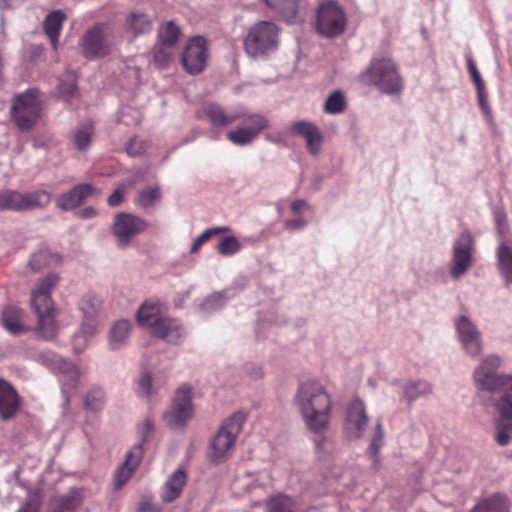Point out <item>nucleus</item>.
Listing matches in <instances>:
<instances>
[{
	"label": "nucleus",
	"mask_w": 512,
	"mask_h": 512,
	"mask_svg": "<svg viewBox=\"0 0 512 512\" xmlns=\"http://www.w3.org/2000/svg\"><path fill=\"white\" fill-rule=\"evenodd\" d=\"M294 405L305 427L314 434H323L330 425L332 398L318 380L302 381L294 396Z\"/></svg>",
	"instance_id": "f257e3e1"
},
{
	"label": "nucleus",
	"mask_w": 512,
	"mask_h": 512,
	"mask_svg": "<svg viewBox=\"0 0 512 512\" xmlns=\"http://www.w3.org/2000/svg\"><path fill=\"white\" fill-rule=\"evenodd\" d=\"M503 359L496 353L481 358L472 372V380L478 391L495 393L504 389L497 409L504 415H512V374L498 373Z\"/></svg>",
	"instance_id": "f03ea898"
},
{
	"label": "nucleus",
	"mask_w": 512,
	"mask_h": 512,
	"mask_svg": "<svg viewBox=\"0 0 512 512\" xmlns=\"http://www.w3.org/2000/svg\"><path fill=\"white\" fill-rule=\"evenodd\" d=\"M59 280L58 274L49 273L31 291V308L37 316L36 330L40 337L47 340L55 338L59 328L56 321L55 304L51 297Z\"/></svg>",
	"instance_id": "7ed1b4c3"
},
{
	"label": "nucleus",
	"mask_w": 512,
	"mask_h": 512,
	"mask_svg": "<svg viewBox=\"0 0 512 512\" xmlns=\"http://www.w3.org/2000/svg\"><path fill=\"white\" fill-rule=\"evenodd\" d=\"M360 81L387 95H398L404 83L396 63L388 57L374 58L360 74Z\"/></svg>",
	"instance_id": "20e7f679"
},
{
	"label": "nucleus",
	"mask_w": 512,
	"mask_h": 512,
	"mask_svg": "<svg viewBox=\"0 0 512 512\" xmlns=\"http://www.w3.org/2000/svg\"><path fill=\"white\" fill-rule=\"evenodd\" d=\"M247 419V414L237 411L226 418L210 441L208 457L214 463L227 460L233 452L238 435Z\"/></svg>",
	"instance_id": "39448f33"
},
{
	"label": "nucleus",
	"mask_w": 512,
	"mask_h": 512,
	"mask_svg": "<svg viewBox=\"0 0 512 512\" xmlns=\"http://www.w3.org/2000/svg\"><path fill=\"white\" fill-rule=\"evenodd\" d=\"M277 26L269 21H260L248 31L244 41L246 53L251 58H266L277 50Z\"/></svg>",
	"instance_id": "423d86ee"
},
{
	"label": "nucleus",
	"mask_w": 512,
	"mask_h": 512,
	"mask_svg": "<svg viewBox=\"0 0 512 512\" xmlns=\"http://www.w3.org/2000/svg\"><path fill=\"white\" fill-rule=\"evenodd\" d=\"M43 101L39 92L28 89L15 96L11 108L12 120L21 131L31 130L39 121Z\"/></svg>",
	"instance_id": "0eeeda50"
},
{
	"label": "nucleus",
	"mask_w": 512,
	"mask_h": 512,
	"mask_svg": "<svg viewBox=\"0 0 512 512\" xmlns=\"http://www.w3.org/2000/svg\"><path fill=\"white\" fill-rule=\"evenodd\" d=\"M454 326L462 352L470 359L480 358L484 353L485 342L478 326L465 315L455 319Z\"/></svg>",
	"instance_id": "6e6552de"
},
{
	"label": "nucleus",
	"mask_w": 512,
	"mask_h": 512,
	"mask_svg": "<svg viewBox=\"0 0 512 512\" xmlns=\"http://www.w3.org/2000/svg\"><path fill=\"white\" fill-rule=\"evenodd\" d=\"M347 26V16L337 3L327 1L322 3L316 15V31L327 38L341 35Z\"/></svg>",
	"instance_id": "1a4fd4ad"
},
{
	"label": "nucleus",
	"mask_w": 512,
	"mask_h": 512,
	"mask_svg": "<svg viewBox=\"0 0 512 512\" xmlns=\"http://www.w3.org/2000/svg\"><path fill=\"white\" fill-rule=\"evenodd\" d=\"M51 200L46 191L21 193L16 190L4 189L0 191V211H22L37 207H44Z\"/></svg>",
	"instance_id": "9d476101"
},
{
	"label": "nucleus",
	"mask_w": 512,
	"mask_h": 512,
	"mask_svg": "<svg viewBox=\"0 0 512 512\" xmlns=\"http://www.w3.org/2000/svg\"><path fill=\"white\" fill-rule=\"evenodd\" d=\"M193 413L192 388L182 385L175 392L172 406L163 418L170 428L176 429L184 426L193 417Z\"/></svg>",
	"instance_id": "9b49d317"
},
{
	"label": "nucleus",
	"mask_w": 512,
	"mask_h": 512,
	"mask_svg": "<svg viewBox=\"0 0 512 512\" xmlns=\"http://www.w3.org/2000/svg\"><path fill=\"white\" fill-rule=\"evenodd\" d=\"M474 239L470 232L463 231L454 241L450 275L454 279L463 277L472 267Z\"/></svg>",
	"instance_id": "f8f14e48"
},
{
	"label": "nucleus",
	"mask_w": 512,
	"mask_h": 512,
	"mask_svg": "<svg viewBox=\"0 0 512 512\" xmlns=\"http://www.w3.org/2000/svg\"><path fill=\"white\" fill-rule=\"evenodd\" d=\"M113 44L111 29L99 24L88 30L82 38V48L86 57H101L110 53Z\"/></svg>",
	"instance_id": "ddd939ff"
},
{
	"label": "nucleus",
	"mask_w": 512,
	"mask_h": 512,
	"mask_svg": "<svg viewBox=\"0 0 512 512\" xmlns=\"http://www.w3.org/2000/svg\"><path fill=\"white\" fill-rule=\"evenodd\" d=\"M147 227L148 223L143 218L122 212L115 216L112 232L117 239L118 246L126 247L133 237L144 232Z\"/></svg>",
	"instance_id": "4468645a"
},
{
	"label": "nucleus",
	"mask_w": 512,
	"mask_h": 512,
	"mask_svg": "<svg viewBox=\"0 0 512 512\" xmlns=\"http://www.w3.org/2000/svg\"><path fill=\"white\" fill-rule=\"evenodd\" d=\"M209 58L206 40L195 36L188 40L183 51L181 62L189 74H199L204 70Z\"/></svg>",
	"instance_id": "2eb2a0df"
},
{
	"label": "nucleus",
	"mask_w": 512,
	"mask_h": 512,
	"mask_svg": "<svg viewBox=\"0 0 512 512\" xmlns=\"http://www.w3.org/2000/svg\"><path fill=\"white\" fill-rule=\"evenodd\" d=\"M288 131L293 136H300L305 140L309 154L317 156L322 150L323 134L318 126L306 120L292 122Z\"/></svg>",
	"instance_id": "dca6fc26"
},
{
	"label": "nucleus",
	"mask_w": 512,
	"mask_h": 512,
	"mask_svg": "<svg viewBox=\"0 0 512 512\" xmlns=\"http://www.w3.org/2000/svg\"><path fill=\"white\" fill-rule=\"evenodd\" d=\"M368 425L364 403L360 399L352 400L347 408L345 429L350 438H360Z\"/></svg>",
	"instance_id": "f3484780"
},
{
	"label": "nucleus",
	"mask_w": 512,
	"mask_h": 512,
	"mask_svg": "<svg viewBox=\"0 0 512 512\" xmlns=\"http://www.w3.org/2000/svg\"><path fill=\"white\" fill-rule=\"evenodd\" d=\"M151 334L167 343L179 344L184 339L186 330L179 320L164 317L151 331Z\"/></svg>",
	"instance_id": "a211bd4d"
},
{
	"label": "nucleus",
	"mask_w": 512,
	"mask_h": 512,
	"mask_svg": "<svg viewBox=\"0 0 512 512\" xmlns=\"http://www.w3.org/2000/svg\"><path fill=\"white\" fill-rule=\"evenodd\" d=\"M95 192H97L96 189L90 184H80L60 195L56 200V205L65 211L72 210L92 197Z\"/></svg>",
	"instance_id": "6ab92c4d"
},
{
	"label": "nucleus",
	"mask_w": 512,
	"mask_h": 512,
	"mask_svg": "<svg viewBox=\"0 0 512 512\" xmlns=\"http://www.w3.org/2000/svg\"><path fill=\"white\" fill-rule=\"evenodd\" d=\"M164 306L158 299H148L144 301L137 311V321L139 325L148 328L150 332L162 320Z\"/></svg>",
	"instance_id": "aec40b11"
},
{
	"label": "nucleus",
	"mask_w": 512,
	"mask_h": 512,
	"mask_svg": "<svg viewBox=\"0 0 512 512\" xmlns=\"http://www.w3.org/2000/svg\"><path fill=\"white\" fill-rule=\"evenodd\" d=\"M40 361L53 370L62 373L68 380L76 381L79 378L80 372L78 368L71 362H67L61 356L47 351L39 355Z\"/></svg>",
	"instance_id": "412c9836"
},
{
	"label": "nucleus",
	"mask_w": 512,
	"mask_h": 512,
	"mask_svg": "<svg viewBox=\"0 0 512 512\" xmlns=\"http://www.w3.org/2000/svg\"><path fill=\"white\" fill-rule=\"evenodd\" d=\"M497 268L506 285H512V242L502 239L496 249Z\"/></svg>",
	"instance_id": "4be33fe9"
},
{
	"label": "nucleus",
	"mask_w": 512,
	"mask_h": 512,
	"mask_svg": "<svg viewBox=\"0 0 512 512\" xmlns=\"http://www.w3.org/2000/svg\"><path fill=\"white\" fill-rule=\"evenodd\" d=\"M142 444H137L127 453L125 462L117 470L115 482L117 488H121L132 476L142 457Z\"/></svg>",
	"instance_id": "5701e85b"
},
{
	"label": "nucleus",
	"mask_w": 512,
	"mask_h": 512,
	"mask_svg": "<svg viewBox=\"0 0 512 512\" xmlns=\"http://www.w3.org/2000/svg\"><path fill=\"white\" fill-rule=\"evenodd\" d=\"M19 408V397L15 389L7 382L0 380V416L6 420L15 415Z\"/></svg>",
	"instance_id": "b1692460"
},
{
	"label": "nucleus",
	"mask_w": 512,
	"mask_h": 512,
	"mask_svg": "<svg viewBox=\"0 0 512 512\" xmlns=\"http://www.w3.org/2000/svg\"><path fill=\"white\" fill-rule=\"evenodd\" d=\"M187 482L186 472L179 468L174 471L162 487L161 498L164 502H172L177 499Z\"/></svg>",
	"instance_id": "393cba45"
},
{
	"label": "nucleus",
	"mask_w": 512,
	"mask_h": 512,
	"mask_svg": "<svg viewBox=\"0 0 512 512\" xmlns=\"http://www.w3.org/2000/svg\"><path fill=\"white\" fill-rule=\"evenodd\" d=\"M233 296L234 293L232 289L212 293L198 304L196 312L201 317H206L209 314L220 310Z\"/></svg>",
	"instance_id": "a878e982"
},
{
	"label": "nucleus",
	"mask_w": 512,
	"mask_h": 512,
	"mask_svg": "<svg viewBox=\"0 0 512 512\" xmlns=\"http://www.w3.org/2000/svg\"><path fill=\"white\" fill-rule=\"evenodd\" d=\"M131 334V323L125 319L115 321L108 333V343L112 350H118L124 347Z\"/></svg>",
	"instance_id": "bb28decb"
},
{
	"label": "nucleus",
	"mask_w": 512,
	"mask_h": 512,
	"mask_svg": "<svg viewBox=\"0 0 512 512\" xmlns=\"http://www.w3.org/2000/svg\"><path fill=\"white\" fill-rule=\"evenodd\" d=\"M102 302V298L94 292L84 294L78 303L82 321L97 323L96 319L101 311Z\"/></svg>",
	"instance_id": "cd10ccee"
},
{
	"label": "nucleus",
	"mask_w": 512,
	"mask_h": 512,
	"mask_svg": "<svg viewBox=\"0 0 512 512\" xmlns=\"http://www.w3.org/2000/svg\"><path fill=\"white\" fill-rule=\"evenodd\" d=\"M98 325L88 321H82L79 330L72 337V348L76 354H80L89 346L91 339L97 334Z\"/></svg>",
	"instance_id": "c85d7f7f"
},
{
	"label": "nucleus",
	"mask_w": 512,
	"mask_h": 512,
	"mask_svg": "<svg viewBox=\"0 0 512 512\" xmlns=\"http://www.w3.org/2000/svg\"><path fill=\"white\" fill-rule=\"evenodd\" d=\"M204 114L213 125L225 126L244 116V111L225 113L219 105L210 103L204 107Z\"/></svg>",
	"instance_id": "c756f323"
},
{
	"label": "nucleus",
	"mask_w": 512,
	"mask_h": 512,
	"mask_svg": "<svg viewBox=\"0 0 512 512\" xmlns=\"http://www.w3.org/2000/svg\"><path fill=\"white\" fill-rule=\"evenodd\" d=\"M152 29V19L142 12H131L125 23V31L132 35V37H138L149 33Z\"/></svg>",
	"instance_id": "7c9ffc66"
},
{
	"label": "nucleus",
	"mask_w": 512,
	"mask_h": 512,
	"mask_svg": "<svg viewBox=\"0 0 512 512\" xmlns=\"http://www.w3.org/2000/svg\"><path fill=\"white\" fill-rule=\"evenodd\" d=\"M24 312L17 307H7L3 310L1 323L3 327L11 334H20L26 331L23 322Z\"/></svg>",
	"instance_id": "2f4dec72"
},
{
	"label": "nucleus",
	"mask_w": 512,
	"mask_h": 512,
	"mask_svg": "<svg viewBox=\"0 0 512 512\" xmlns=\"http://www.w3.org/2000/svg\"><path fill=\"white\" fill-rule=\"evenodd\" d=\"M394 386L395 388L401 389L402 398L407 401L415 400L421 396L429 394L432 391L430 383L424 380L409 381L402 385L395 383Z\"/></svg>",
	"instance_id": "473e14b6"
},
{
	"label": "nucleus",
	"mask_w": 512,
	"mask_h": 512,
	"mask_svg": "<svg viewBox=\"0 0 512 512\" xmlns=\"http://www.w3.org/2000/svg\"><path fill=\"white\" fill-rule=\"evenodd\" d=\"M268 8L293 23L296 19L299 0H263Z\"/></svg>",
	"instance_id": "72a5a7b5"
},
{
	"label": "nucleus",
	"mask_w": 512,
	"mask_h": 512,
	"mask_svg": "<svg viewBox=\"0 0 512 512\" xmlns=\"http://www.w3.org/2000/svg\"><path fill=\"white\" fill-rule=\"evenodd\" d=\"M471 512H509V502L506 496L496 494L480 501Z\"/></svg>",
	"instance_id": "f704fd0d"
},
{
	"label": "nucleus",
	"mask_w": 512,
	"mask_h": 512,
	"mask_svg": "<svg viewBox=\"0 0 512 512\" xmlns=\"http://www.w3.org/2000/svg\"><path fill=\"white\" fill-rule=\"evenodd\" d=\"M65 19V15L61 11H54L47 15L44 22V29L49 37L54 49L58 44L59 33Z\"/></svg>",
	"instance_id": "c9c22d12"
},
{
	"label": "nucleus",
	"mask_w": 512,
	"mask_h": 512,
	"mask_svg": "<svg viewBox=\"0 0 512 512\" xmlns=\"http://www.w3.org/2000/svg\"><path fill=\"white\" fill-rule=\"evenodd\" d=\"M162 191L158 185L150 186L139 191L135 204L142 209H151L161 200Z\"/></svg>",
	"instance_id": "e433bc0d"
},
{
	"label": "nucleus",
	"mask_w": 512,
	"mask_h": 512,
	"mask_svg": "<svg viewBox=\"0 0 512 512\" xmlns=\"http://www.w3.org/2000/svg\"><path fill=\"white\" fill-rule=\"evenodd\" d=\"M496 422L495 440L500 446H506L510 442L512 432V414L504 415L502 412Z\"/></svg>",
	"instance_id": "4c0bfd02"
},
{
	"label": "nucleus",
	"mask_w": 512,
	"mask_h": 512,
	"mask_svg": "<svg viewBox=\"0 0 512 512\" xmlns=\"http://www.w3.org/2000/svg\"><path fill=\"white\" fill-rule=\"evenodd\" d=\"M79 505L78 499L73 495L54 497L48 512H74Z\"/></svg>",
	"instance_id": "58836bf2"
},
{
	"label": "nucleus",
	"mask_w": 512,
	"mask_h": 512,
	"mask_svg": "<svg viewBox=\"0 0 512 512\" xmlns=\"http://www.w3.org/2000/svg\"><path fill=\"white\" fill-rule=\"evenodd\" d=\"M93 127L91 124H85L76 129L73 136V145L79 151H85L92 140Z\"/></svg>",
	"instance_id": "ea45409f"
},
{
	"label": "nucleus",
	"mask_w": 512,
	"mask_h": 512,
	"mask_svg": "<svg viewBox=\"0 0 512 512\" xmlns=\"http://www.w3.org/2000/svg\"><path fill=\"white\" fill-rule=\"evenodd\" d=\"M346 108V97L343 92L336 90L326 99L324 110L328 114H340Z\"/></svg>",
	"instance_id": "a19ab883"
},
{
	"label": "nucleus",
	"mask_w": 512,
	"mask_h": 512,
	"mask_svg": "<svg viewBox=\"0 0 512 512\" xmlns=\"http://www.w3.org/2000/svg\"><path fill=\"white\" fill-rule=\"evenodd\" d=\"M159 39L161 43L166 47L173 46L180 35V30L172 21L167 22L159 29Z\"/></svg>",
	"instance_id": "79ce46f5"
},
{
	"label": "nucleus",
	"mask_w": 512,
	"mask_h": 512,
	"mask_svg": "<svg viewBox=\"0 0 512 512\" xmlns=\"http://www.w3.org/2000/svg\"><path fill=\"white\" fill-rule=\"evenodd\" d=\"M268 124L269 122L264 116L254 114L246 118L241 126L247 131L254 132L253 138L255 139L262 130L268 128Z\"/></svg>",
	"instance_id": "37998d69"
},
{
	"label": "nucleus",
	"mask_w": 512,
	"mask_h": 512,
	"mask_svg": "<svg viewBox=\"0 0 512 512\" xmlns=\"http://www.w3.org/2000/svg\"><path fill=\"white\" fill-rule=\"evenodd\" d=\"M268 124L269 122L264 116L254 114L246 118L241 126L247 131L254 132L253 138L255 139L262 130L268 128Z\"/></svg>",
	"instance_id": "c03bdc74"
},
{
	"label": "nucleus",
	"mask_w": 512,
	"mask_h": 512,
	"mask_svg": "<svg viewBox=\"0 0 512 512\" xmlns=\"http://www.w3.org/2000/svg\"><path fill=\"white\" fill-rule=\"evenodd\" d=\"M268 124L269 122L264 116L254 114L246 118L241 126L247 131L254 132L253 138L255 139L262 130L268 128Z\"/></svg>",
	"instance_id": "a18cd8bd"
},
{
	"label": "nucleus",
	"mask_w": 512,
	"mask_h": 512,
	"mask_svg": "<svg viewBox=\"0 0 512 512\" xmlns=\"http://www.w3.org/2000/svg\"><path fill=\"white\" fill-rule=\"evenodd\" d=\"M54 261H58V256L51 254L48 250H40L32 255L29 265L32 270L37 271Z\"/></svg>",
	"instance_id": "49530a36"
},
{
	"label": "nucleus",
	"mask_w": 512,
	"mask_h": 512,
	"mask_svg": "<svg viewBox=\"0 0 512 512\" xmlns=\"http://www.w3.org/2000/svg\"><path fill=\"white\" fill-rule=\"evenodd\" d=\"M136 393L142 398H148L153 392L152 376L150 372L143 371L136 380Z\"/></svg>",
	"instance_id": "de8ad7c7"
},
{
	"label": "nucleus",
	"mask_w": 512,
	"mask_h": 512,
	"mask_svg": "<svg viewBox=\"0 0 512 512\" xmlns=\"http://www.w3.org/2000/svg\"><path fill=\"white\" fill-rule=\"evenodd\" d=\"M105 403V392L100 388L92 389L86 396L85 406L91 411H99Z\"/></svg>",
	"instance_id": "09e8293b"
},
{
	"label": "nucleus",
	"mask_w": 512,
	"mask_h": 512,
	"mask_svg": "<svg viewBox=\"0 0 512 512\" xmlns=\"http://www.w3.org/2000/svg\"><path fill=\"white\" fill-rule=\"evenodd\" d=\"M267 512H293V501L286 496H277L267 503Z\"/></svg>",
	"instance_id": "8fccbe9b"
},
{
	"label": "nucleus",
	"mask_w": 512,
	"mask_h": 512,
	"mask_svg": "<svg viewBox=\"0 0 512 512\" xmlns=\"http://www.w3.org/2000/svg\"><path fill=\"white\" fill-rule=\"evenodd\" d=\"M216 249L223 256H231L241 249V245L236 237L228 236L219 241Z\"/></svg>",
	"instance_id": "3c124183"
},
{
	"label": "nucleus",
	"mask_w": 512,
	"mask_h": 512,
	"mask_svg": "<svg viewBox=\"0 0 512 512\" xmlns=\"http://www.w3.org/2000/svg\"><path fill=\"white\" fill-rule=\"evenodd\" d=\"M228 230H229V228L227 226H220V227H215V228L205 230L201 235H199L194 240V242L190 248V252L192 254L197 253L199 251V249L201 248V246L203 244H205L212 236L219 234V233L226 232Z\"/></svg>",
	"instance_id": "603ef678"
},
{
	"label": "nucleus",
	"mask_w": 512,
	"mask_h": 512,
	"mask_svg": "<svg viewBox=\"0 0 512 512\" xmlns=\"http://www.w3.org/2000/svg\"><path fill=\"white\" fill-rule=\"evenodd\" d=\"M253 133L254 132L247 131L239 125L236 129L230 131L227 137L233 144L244 146L254 140Z\"/></svg>",
	"instance_id": "864d4df0"
},
{
	"label": "nucleus",
	"mask_w": 512,
	"mask_h": 512,
	"mask_svg": "<svg viewBox=\"0 0 512 512\" xmlns=\"http://www.w3.org/2000/svg\"><path fill=\"white\" fill-rule=\"evenodd\" d=\"M42 495L40 491L29 493L25 503L17 512H40Z\"/></svg>",
	"instance_id": "5fc2aeb1"
},
{
	"label": "nucleus",
	"mask_w": 512,
	"mask_h": 512,
	"mask_svg": "<svg viewBox=\"0 0 512 512\" xmlns=\"http://www.w3.org/2000/svg\"><path fill=\"white\" fill-rule=\"evenodd\" d=\"M133 185V182H123L109 197L108 204L111 207H116L121 204L123 197L128 189Z\"/></svg>",
	"instance_id": "6e6d98bb"
},
{
	"label": "nucleus",
	"mask_w": 512,
	"mask_h": 512,
	"mask_svg": "<svg viewBox=\"0 0 512 512\" xmlns=\"http://www.w3.org/2000/svg\"><path fill=\"white\" fill-rule=\"evenodd\" d=\"M76 91L75 78L72 74H69L65 80H62L59 84V92L63 97H71Z\"/></svg>",
	"instance_id": "4d7b16f0"
},
{
	"label": "nucleus",
	"mask_w": 512,
	"mask_h": 512,
	"mask_svg": "<svg viewBox=\"0 0 512 512\" xmlns=\"http://www.w3.org/2000/svg\"><path fill=\"white\" fill-rule=\"evenodd\" d=\"M467 66L468 71L472 77V80L476 86L477 90L485 89L484 81L482 80L479 71L476 68L475 63L473 62L471 57L467 58Z\"/></svg>",
	"instance_id": "13d9d810"
},
{
	"label": "nucleus",
	"mask_w": 512,
	"mask_h": 512,
	"mask_svg": "<svg viewBox=\"0 0 512 512\" xmlns=\"http://www.w3.org/2000/svg\"><path fill=\"white\" fill-rule=\"evenodd\" d=\"M169 47H163L155 51L154 53V62L158 67H165L170 58H171V52L168 49Z\"/></svg>",
	"instance_id": "bf43d9fd"
},
{
	"label": "nucleus",
	"mask_w": 512,
	"mask_h": 512,
	"mask_svg": "<svg viewBox=\"0 0 512 512\" xmlns=\"http://www.w3.org/2000/svg\"><path fill=\"white\" fill-rule=\"evenodd\" d=\"M307 226V220L298 216L284 222V228L289 232H295L304 229Z\"/></svg>",
	"instance_id": "052dcab7"
},
{
	"label": "nucleus",
	"mask_w": 512,
	"mask_h": 512,
	"mask_svg": "<svg viewBox=\"0 0 512 512\" xmlns=\"http://www.w3.org/2000/svg\"><path fill=\"white\" fill-rule=\"evenodd\" d=\"M289 207L291 212L296 216H301L309 209V205L304 199L293 200L290 202Z\"/></svg>",
	"instance_id": "680f3d73"
},
{
	"label": "nucleus",
	"mask_w": 512,
	"mask_h": 512,
	"mask_svg": "<svg viewBox=\"0 0 512 512\" xmlns=\"http://www.w3.org/2000/svg\"><path fill=\"white\" fill-rule=\"evenodd\" d=\"M153 431V423L146 419L138 426V435L144 442Z\"/></svg>",
	"instance_id": "e2e57ef3"
},
{
	"label": "nucleus",
	"mask_w": 512,
	"mask_h": 512,
	"mask_svg": "<svg viewBox=\"0 0 512 512\" xmlns=\"http://www.w3.org/2000/svg\"><path fill=\"white\" fill-rule=\"evenodd\" d=\"M383 432L381 430L380 425H377V429L374 435V438L370 444V450L372 453H376L382 444Z\"/></svg>",
	"instance_id": "0e129e2a"
},
{
	"label": "nucleus",
	"mask_w": 512,
	"mask_h": 512,
	"mask_svg": "<svg viewBox=\"0 0 512 512\" xmlns=\"http://www.w3.org/2000/svg\"><path fill=\"white\" fill-rule=\"evenodd\" d=\"M477 98H478V102H479V105H480V108L482 109V111L486 115H489L490 114V109H489L488 103H487V101L485 99V96H484V89L477 90Z\"/></svg>",
	"instance_id": "69168bd1"
},
{
	"label": "nucleus",
	"mask_w": 512,
	"mask_h": 512,
	"mask_svg": "<svg viewBox=\"0 0 512 512\" xmlns=\"http://www.w3.org/2000/svg\"><path fill=\"white\" fill-rule=\"evenodd\" d=\"M78 216L83 219L93 218L97 215V211L93 207H86L78 211Z\"/></svg>",
	"instance_id": "338daca9"
},
{
	"label": "nucleus",
	"mask_w": 512,
	"mask_h": 512,
	"mask_svg": "<svg viewBox=\"0 0 512 512\" xmlns=\"http://www.w3.org/2000/svg\"><path fill=\"white\" fill-rule=\"evenodd\" d=\"M139 512H160L158 507L152 503L144 502L139 507Z\"/></svg>",
	"instance_id": "774afa93"
}]
</instances>
